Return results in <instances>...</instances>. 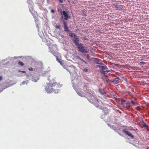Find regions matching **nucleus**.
Segmentation results:
<instances>
[{"instance_id":"nucleus-20","label":"nucleus","mask_w":149,"mask_h":149,"mask_svg":"<svg viewBox=\"0 0 149 149\" xmlns=\"http://www.w3.org/2000/svg\"><path fill=\"white\" fill-rule=\"evenodd\" d=\"M105 80L108 83L110 82V81L108 78H106Z\"/></svg>"},{"instance_id":"nucleus-13","label":"nucleus","mask_w":149,"mask_h":149,"mask_svg":"<svg viewBox=\"0 0 149 149\" xmlns=\"http://www.w3.org/2000/svg\"><path fill=\"white\" fill-rule=\"evenodd\" d=\"M100 68L102 70H106L107 69V67L104 66H100Z\"/></svg>"},{"instance_id":"nucleus-30","label":"nucleus","mask_w":149,"mask_h":149,"mask_svg":"<svg viewBox=\"0 0 149 149\" xmlns=\"http://www.w3.org/2000/svg\"><path fill=\"white\" fill-rule=\"evenodd\" d=\"M33 11V9H32L31 10H30V11L31 12V13H32V11Z\"/></svg>"},{"instance_id":"nucleus-27","label":"nucleus","mask_w":149,"mask_h":149,"mask_svg":"<svg viewBox=\"0 0 149 149\" xmlns=\"http://www.w3.org/2000/svg\"><path fill=\"white\" fill-rule=\"evenodd\" d=\"M3 78L2 76H0V81L2 80Z\"/></svg>"},{"instance_id":"nucleus-29","label":"nucleus","mask_w":149,"mask_h":149,"mask_svg":"<svg viewBox=\"0 0 149 149\" xmlns=\"http://www.w3.org/2000/svg\"><path fill=\"white\" fill-rule=\"evenodd\" d=\"M131 103H132L133 104H134V102L133 101H131Z\"/></svg>"},{"instance_id":"nucleus-19","label":"nucleus","mask_w":149,"mask_h":149,"mask_svg":"<svg viewBox=\"0 0 149 149\" xmlns=\"http://www.w3.org/2000/svg\"><path fill=\"white\" fill-rule=\"evenodd\" d=\"M105 71H102L101 72V73L102 74H104V76L106 77H107V76L106 75H105Z\"/></svg>"},{"instance_id":"nucleus-16","label":"nucleus","mask_w":149,"mask_h":149,"mask_svg":"<svg viewBox=\"0 0 149 149\" xmlns=\"http://www.w3.org/2000/svg\"><path fill=\"white\" fill-rule=\"evenodd\" d=\"M55 27L56 29H61V27L60 25H56L55 26Z\"/></svg>"},{"instance_id":"nucleus-28","label":"nucleus","mask_w":149,"mask_h":149,"mask_svg":"<svg viewBox=\"0 0 149 149\" xmlns=\"http://www.w3.org/2000/svg\"><path fill=\"white\" fill-rule=\"evenodd\" d=\"M88 70V69H84V71L85 72H87Z\"/></svg>"},{"instance_id":"nucleus-4","label":"nucleus","mask_w":149,"mask_h":149,"mask_svg":"<svg viewBox=\"0 0 149 149\" xmlns=\"http://www.w3.org/2000/svg\"><path fill=\"white\" fill-rule=\"evenodd\" d=\"M61 14L62 16L61 17V19H64L67 20L68 19L70 18V16L69 14L68 13V11L63 10L61 12Z\"/></svg>"},{"instance_id":"nucleus-22","label":"nucleus","mask_w":149,"mask_h":149,"mask_svg":"<svg viewBox=\"0 0 149 149\" xmlns=\"http://www.w3.org/2000/svg\"><path fill=\"white\" fill-rule=\"evenodd\" d=\"M29 70L30 71H32L33 70V68L32 67H30L29 68Z\"/></svg>"},{"instance_id":"nucleus-10","label":"nucleus","mask_w":149,"mask_h":149,"mask_svg":"<svg viewBox=\"0 0 149 149\" xmlns=\"http://www.w3.org/2000/svg\"><path fill=\"white\" fill-rule=\"evenodd\" d=\"M120 80V78L119 77H116L113 79L111 82H113L115 84H117L118 83V81Z\"/></svg>"},{"instance_id":"nucleus-25","label":"nucleus","mask_w":149,"mask_h":149,"mask_svg":"<svg viewBox=\"0 0 149 149\" xmlns=\"http://www.w3.org/2000/svg\"><path fill=\"white\" fill-rule=\"evenodd\" d=\"M86 58H87V59L88 60H89L90 59H89V56H88L87 55L86 56Z\"/></svg>"},{"instance_id":"nucleus-14","label":"nucleus","mask_w":149,"mask_h":149,"mask_svg":"<svg viewBox=\"0 0 149 149\" xmlns=\"http://www.w3.org/2000/svg\"><path fill=\"white\" fill-rule=\"evenodd\" d=\"M57 88H55L54 90V93H58L59 92V90H58L57 89Z\"/></svg>"},{"instance_id":"nucleus-6","label":"nucleus","mask_w":149,"mask_h":149,"mask_svg":"<svg viewBox=\"0 0 149 149\" xmlns=\"http://www.w3.org/2000/svg\"><path fill=\"white\" fill-rule=\"evenodd\" d=\"M122 104L125 107H130V103L129 102H126L124 100H122Z\"/></svg>"},{"instance_id":"nucleus-18","label":"nucleus","mask_w":149,"mask_h":149,"mask_svg":"<svg viewBox=\"0 0 149 149\" xmlns=\"http://www.w3.org/2000/svg\"><path fill=\"white\" fill-rule=\"evenodd\" d=\"M143 126L144 127H147V128L148 127V126L146 124L144 123H143Z\"/></svg>"},{"instance_id":"nucleus-2","label":"nucleus","mask_w":149,"mask_h":149,"mask_svg":"<svg viewBox=\"0 0 149 149\" xmlns=\"http://www.w3.org/2000/svg\"><path fill=\"white\" fill-rule=\"evenodd\" d=\"M87 97L88 100L93 104H95L96 103H97L99 102V101L91 93H88Z\"/></svg>"},{"instance_id":"nucleus-31","label":"nucleus","mask_w":149,"mask_h":149,"mask_svg":"<svg viewBox=\"0 0 149 149\" xmlns=\"http://www.w3.org/2000/svg\"><path fill=\"white\" fill-rule=\"evenodd\" d=\"M47 1H48L49 0H47Z\"/></svg>"},{"instance_id":"nucleus-26","label":"nucleus","mask_w":149,"mask_h":149,"mask_svg":"<svg viewBox=\"0 0 149 149\" xmlns=\"http://www.w3.org/2000/svg\"><path fill=\"white\" fill-rule=\"evenodd\" d=\"M58 0L61 3H62L63 2V1L64 0Z\"/></svg>"},{"instance_id":"nucleus-24","label":"nucleus","mask_w":149,"mask_h":149,"mask_svg":"<svg viewBox=\"0 0 149 149\" xmlns=\"http://www.w3.org/2000/svg\"><path fill=\"white\" fill-rule=\"evenodd\" d=\"M51 12L52 13H54L55 12V10H54L52 9L51 10Z\"/></svg>"},{"instance_id":"nucleus-12","label":"nucleus","mask_w":149,"mask_h":149,"mask_svg":"<svg viewBox=\"0 0 149 149\" xmlns=\"http://www.w3.org/2000/svg\"><path fill=\"white\" fill-rule=\"evenodd\" d=\"M56 60L61 65H62L63 64V63L58 58L57 56H56Z\"/></svg>"},{"instance_id":"nucleus-3","label":"nucleus","mask_w":149,"mask_h":149,"mask_svg":"<svg viewBox=\"0 0 149 149\" xmlns=\"http://www.w3.org/2000/svg\"><path fill=\"white\" fill-rule=\"evenodd\" d=\"M70 35L71 38L74 37L72 40L73 43L77 47L80 44L79 43V38L76 36L75 34L74 33H70Z\"/></svg>"},{"instance_id":"nucleus-15","label":"nucleus","mask_w":149,"mask_h":149,"mask_svg":"<svg viewBox=\"0 0 149 149\" xmlns=\"http://www.w3.org/2000/svg\"><path fill=\"white\" fill-rule=\"evenodd\" d=\"M18 64L21 66H23L24 65V64L22 62L19 61L18 62Z\"/></svg>"},{"instance_id":"nucleus-11","label":"nucleus","mask_w":149,"mask_h":149,"mask_svg":"<svg viewBox=\"0 0 149 149\" xmlns=\"http://www.w3.org/2000/svg\"><path fill=\"white\" fill-rule=\"evenodd\" d=\"M77 58L78 59H79V60L81 61H83L84 63L86 64H87V62H86L85 61H84V60L83 59L80 58L78 56H77Z\"/></svg>"},{"instance_id":"nucleus-1","label":"nucleus","mask_w":149,"mask_h":149,"mask_svg":"<svg viewBox=\"0 0 149 149\" xmlns=\"http://www.w3.org/2000/svg\"><path fill=\"white\" fill-rule=\"evenodd\" d=\"M62 85L56 82L53 83L52 84H49L45 88V90L48 93H51L54 92L55 88H59L61 87Z\"/></svg>"},{"instance_id":"nucleus-23","label":"nucleus","mask_w":149,"mask_h":149,"mask_svg":"<svg viewBox=\"0 0 149 149\" xmlns=\"http://www.w3.org/2000/svg\"><path fill=\"white\" fill-rule=\"evenodd\" d=\"M140 64L144 65L145 64V63L144 62H140Z\"/></svg>"},{"instance_id":"nucleus-8","label":"nucleus","mask_w":149,"mask_h":149,"mask_svg":"<svg viewBox=\"0 0 149 149\" xmlns=\"http://www.w3.org/2000/svg\"><path fill=\"white\" fill-rule=\"evenodd\" d=\"M63 23L64 24V31L67 32L69 31V30L66 22L64 21H63Z\"/></svg>"},{"instance_id":"nucleus-5","label":"nucleus","mask_w":149,"mask_h":149,"mask_svg":"<svg viewBox=\"0 0 149 149\" xmlns=\"http://www.w3.org/2000/svg\"><path fill=\"white\" fill-rule=\"evenodd\" d=\"M78 48V51L79 52L82 53H88L89 52L88 50H86L85 48V47L83 46V45L81 44H80L79 45L77 46Z\"/></svg>"},{"instance_id":"nucleus-7","label":"nucleus","mask_w":149,"mask_h":149,"mask_svg":"<svg viewBox=\"0 0 149 149\" xmlns=\"http://www.w3.org/2000/svg\"><path fill=\"white\" fill-rule=\"evenodd\" d=\"M123 132L128 136L132 138L134 137V135L130 132L126 130H123Z\"/></svg>"},{"instance_id":"nucleus-9","label":"nucleus","mask_w":149,"mask_h":149,"mask_svg":"<svg viewBox=\"0 0 149 149\" xmlns=\"http://www.w3.org/2000/svg\"><path fill=\"white\" fill-rule=\"evenodd\" d=\"M50 52L52 53L54 55L56 56L57 54L56 52L53 49V48L52 47H49Z\"/></svg>"},{"instance_id":"nucleus-21","label":"nucleus","mask_w":149,"mask_h":149,"mask_svg":"<svg viewBox=\"0 0 149 149\" xmlns=\"http://www.w3.org/2000/svg\"><path fill=\"white\" fill-rule=\"evenodd\" d=\"M18 71L19 72H22V73H26V72L24 71H22V70H19Z\"/></svg>"},{"instance_id":"nucleus-17","label":"nucleus","mask_w":149,"mask_h":149,"mask_svg":"<svg viewBox=\"0 0 149 149\" xmlns=\"http://www.w3.org/2000/svg\"><path fill=\"white\" fill-rule=\"evenodd\" d=\"M99 92L101 94H103V95H104V94H105L104 92H102V90H101V89H100V88H99Z\"/></svg>"}]
</instances>
